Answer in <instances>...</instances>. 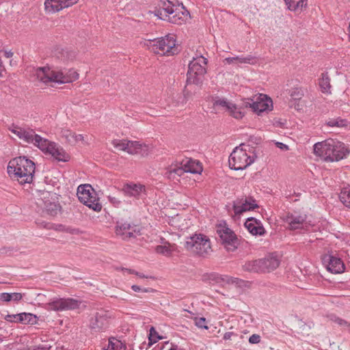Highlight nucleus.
I'll return each mask as SVG.
<instances>
[{"label": "nucleus", "instance_id": "6e6d98bb", "mask_svg": "<svg viewBox=\"0 0 350 350\" xmlns=\"http://www.w3.org/2000/svg\"><path fill=\"white\" fill-rule=\"evenodd\" d=\"M236 335H237L236 334H234V332H226L224 335L223 338L225 340H230L231 337L232 336H236Z\"/></svg>", "mask_w": 350, "mask_h": 350}, {"label": "nucleus", "instance_id": "7c9ffc66", "mask_svg": "<svg viewBox=\"0 0 350 350\" xmlns=\"http://www.w3.org/2000/svg\"><path fill=\"white\" fill-rule=\"evenodd\" d=\"M326 125L329 127H338L350 129V122L347 119H342L340 117L337 118L329 119L326 122Z\"/></svg>", "mask_w": 350, "mask_h": 350}, {"label": "nucleus", "instance_id": "0e129e2a", "mask_svg": "<svg viewBox=\"0 0 350 350\" xmlns=\"http://www.w3.org/2000/svg\"><path fill=\"white\" fill-rule=\"evenodd\" d=\"M338 323L339 324H340V325H342V324H343V323H346L347 322H346V321H343V320H342V319H339V320H338Z\"/></svg>", "mask_w": 350, "mask_h": 350}, {"label": "nucleus", "instance_id": "cd10ccee", "mask_svg": "<svg viewBox=\"0 0 350 350\" xmlns=\"http://www.w3.org/2000/svg\"><path fill=\"white\" fill-rule=\"evenodd\" d=\"M182 164L185 166V169L187 172L191 174H200L202 170L200 163L191 159H187L186 160L183 161Z\"/></svg>", "mask_w": 350, "mask_h": 350}, {"label": "nucleus", "instance_id": "f257e3e1", "mask_svg": "<svg viewBox=\"0 0 350 350\" xmlns=\"http://www.w3.org/2000/svg\"><path fill=\"white\" fill-rule=\"evenodd\" d=\"M314 153L325 161H338L349 154L350 150L341 142L328 139L314 145Z\"/></svg>", "mask_w": 350, "mask_h": 350}, {"label": "nucleus", "instance_id": "c756f323", "mask_svg": "<svg viewBox=\"0 0 350 350\" xmlns=\"http://www.w3.org/2000/svg\"><path fill=\"white\" fill-rule=\"evenodd\" d=\"M242 268H243V270L245 271L260 273V260L256 259V260L246 261L242 265Z\"/></svg>", "mask_w": 350, "mask_h": 350}, {"label": "nucleus", "instance_id": "6e6552de", "mask_svg": "<svg viewBox=\"0 0 350 350\" xmlns=\"http://www.w3.org/2000/svg\"><path fill=\"white\" fill-rule=\"evenodd\" d=\"M245 147L250 148L249 146L241 144L236 147L229 157V166L234 170H242L254 161V157L249 154Z\"/></svg>", "mask_w": 350, "mask_h": 350}, {"label": "nucleus", "instance_id": "09e8293b", "mask_svg": "<svg viewBox=\"0 0 350 350\" xmlns=\"http://www.w3.org/2000/svg\"><path fill=\"white\" fill-rule=\"evenodd\" d=\"M260 342V336L258 334H254L249 338V342L251 344H258Z\"/></svg>", "mask_w": 350, "mask_h": 350}, {"label": "nucleus", "instance_id": "bf43d9fd", "mask_svg": "<svg viewBox=\"0 0 350 350\" xmlns=\"http://www.w3.org/2000/svg\"><path fill=\"white\" fill-rule=\"evenodd\" d=\"M49 348L46 346H38L33 349V350H48Z\"/></svg>", "mask_w": 350, "mask_h": 350}, {"label": "nucleus", "instance_id": "ddd939ff", "mask_svg": "<svg viewBox=\"0 0 350 350\" xmlns=\"http://www.w3.org/2000/svg\"><path fill=\"white\" fill-rule=\"evenodd\" d=\"M81 301L73 298H59L48 304V309L55 311L75 310L79 308Z\"/></svg>", "mask_w": 350, "mask_h": 350}, {"label": "nucleus", "instance_id": "49530a36", "mask_svg": "<svg viewBox=\"0 0 350 350\" xmlns=\"http://www.w3.org/2000/svg\"><path fill=\"white\" fill-rule=\"evenodd\" d=\"M195 324L200 328L208 329V326L206 325V319L204 317L196 318L195 320Z\"/></svg>", "mask_w": 350, "mask_h": 350}, {"label": "nucleus", "instance_id": "338daca9", "mask_svg": "<svg viewBox=\"0 0 350 350\" xmlns=\"http://www.w3.org/2000/svg\"><path fill=\"white\" fill-rule=\"evenodd\" d=\"M113 200H115V198H110V201L111 202H113Z\"/></svg>", "mask_w": 350, "mask_h": 350}, {"label": "nucleus", "instance_id": "052dcab7", "mask_svg": "<svg viewBox=\"0 0 350 350\" xmlns=\"http://www.w3.org/2000/svg\"><path fill=\"white\" fill-rule=\"evenodd\" d=\"M136 275H137L138 277L141 278H148V276H146L145 275H144L143 273H139V272H137L136 271L135 274Z\"/></svg>", "mask_w": 350, "mask_h": 350}, {"label": "nucleus", "instance_id": "c85d7f7f", "mask_svg": "<svg viewBox=\"0 0 350 350\" xmlns=\"http://www.w3.org/2000/svg\"><path fill=\"white\" fill-rule=\"evenodd\" d=\"M43 202V212L47 215L54 217L58 213L60 206L55 202L51 201H42Z\"/></svg>", "mask_w": 350, "mask_h": 350}, {"label": "nucleus", "instance_id": "a19ab883", "mask_svg": "<svg viewBox=\"0 0 350 350\" xmlns=\"http://www.w3.org/2000/svg\"><path fill=\"white\" fill-rule=\"evenodd\" d=\"M237 62L240 64H254L256 62V57L249 55L246 57H239L238 56V59H237Z\"/></svg>", "mask_w": 350, "mask_h": 350}, {"label": "nucleus", "instance_id": "4d7b16f0", "mask_svg": "<svg viewBox=\"0 0 350 350\" xmlns=\"http://www.w3.org/2000/svg\"><path fill=\"white\" fill-rule=\"evenodd\" d=\"M277 146L283 150H288V146L286 144H284L281 142H278Z\"/></svg>", "mask_w": 350, "mask_h": 350}, {"label": "nucleus", "instance_id": "ea45409f", "mask_svg": "<svg viewBox=\"0 0 350 350\" xmlns=\"http://www.w3.org/2000/svg\"><path fill=\"white\" fill-rule=\"evenodd\" d=\"M291 97L294 100H300L304 96V91L301 88H295L289 90Z\"/></svg>", "mask_w": 350, "mask_h": 350}, {"label": "nucleus", "instance_id": "de8ad7c7", "mask_svg": "<svg viewBox=\"0 0 350 350\" xmlns=\"http://www.w3.org/2000/svg\"><path fill=\"white\" fill-rule=\"evenodd\" d=\"M174 168L173 165L169 166L167 168L165 169V172L164 173V176L167 178L168 179H174L176 178L174 173Z\"/></svg>", "mask_w": 350, "mask_h": 350}, {"label": "nucleus", "instance_id": "423d86ee", "mask_svg": "<svg viewBox=\"0 0 350 350\" xmlns=\"http://www.w3.org/2000/svg\"><path fill=\"white\" fill-rule=\"evenodd\" d=\"M208 60L202 55L193 57L189 62L187 73V83L200 85L202 83L204 76L206 72V66Z\"/></svg>", "mask_w": 350, "mask_h": 350}, {"label": "nucleus", "instance_id": "e433bc0d", "mask_svg": "<svg viewBox=\"0 0 350 350\" xmlns=\"http://www.w3.org/2000/svg\"><path fill=\"white\" fill-rule=\"evenodd\" d=\"M339 198L344 205L350 208V189H342L340 193Z\"/></svg>", "mask_w": 350, "mask_h": 350}, {"label": "nucleus", "instance_id": "7ed1b4c3", "mask_svg": "<svg viewBox=\"0 0 350 350\" xmlns=\"http://www.w3.org/2000/svg\"><path fill=\"white\" fill-rule=\"evenodd\" d=\"M35 75L40 81L45 84L51 82L70 83L79 77V74L75 70H70L67 73H64L62 70L52 69L48 66L37 68Z\"/></svg>", "mask_w": 350, "mask_h": 350}, {"label": "nucleus", "instance_id": "5701e85b", "mask_svg": "<svg viewBox=\"0 0 350 350\" xmlns=\"http://www.w3.org/2000/svg\"><path fill=\"white\" fill-rule=\"evenodd\" d=\"M122 191L125 196L139 199L142 194H145V186L141 184L127 183L122 187Z\"/></svg>", "mask_w": 350, "mask_h": 350}, {"label": "nucleus", "instance_id": "39448f33", "mask_svg": "<svg viewBox=\"0 0 350 350\" xmlns=\"http://www.w3.org/2000/svg\"><path fill=\"white\" fill-rule=\"evenodd\" d=\"M185 249L201 257H207L213 252L209 238L202 234H194L187 237L185 242Z\"/></svg>", "mask_w": 350, "mask_h": 350}, {"label": "nucleus", "instance_id": "412c9836", "mask_svg": "<svg viewBox=\"0 0 350 350\" xmlns=\"http://www.w3.org/2000/svg\"><path fill=\"white\" fill-rule=\"evenodd\" d=\"M215 105L221 106L228 111L229 114L236 119H241L244 116V112L238 105L228 101L225 98L218 99L215 101Z\"/></svg>", "mask_w": 350, "mask_h": 350}, {"label": "nucleus", "instance_id": "58836bf2", "mask_svg": "<svg viewBox=\"0 0 350 350\" xmlns=\"http://www.w3.org/2000/svg\"><path fill=\"white\" fill-rule=\"evenodd\" d=\"M223 278L224 280H222V282H225L227 284H234L237 286H242L243 284L245 282L243 280L239 279L238 278L225 276V278Z\"/></svg>", "mask_w": 350, "mask_h": 350}, {"label": "nucleus", "instance_id": "72a5a7b5", "mask_svg": "<svg viewBox=\"0 0 350 350\" xmlns=\"http://www.w3.org/2000/svg\"><path fill=\"white\" fill-rule=\"evenodd\" d=\"M126 346L120 340L111 338L109 340L108 345L103 350H125Z\"/></svg>", "mask_w": 350, "mask_h": 350}, {"label": "nucleus", "instance_id": "20e7f679", "mask_svg": "<svg viewBox=\"0 0 350 350\" xmlns=\"http://www.w3.org/2000/svg\"><path fill=\"white\" fill-rule=\"evenodd\" d=\"M159 6L154 12L160 19L174 24H181L185 21L184 12L172 1L161 0Z\"/></svg>", "mask_w": 350, "mask_h": 350}, {"label": "nucleus", "instance_id": "bb28decb", "mask_svg": "<svg viewBox=\"0 0 350 350\" xmlns=\"http://www.w3.org/2000/svg\"><path fill=\"white\" fill-rule=\"evenodd\" d=\"M305 221L306 216L293 213H288L285 218V222L288 224L291 230L301 228Z\"/></svg>", "mask_w": 350, "mask_h": 350}, {"label": "nucleus", "instance_id": "864d4df0", "mask_svg": "<svg viewBox=\"0 0 350 350\" xmlns=\"http://www.w3.org/2000/svg\"><path fill=\"white\" fill-rule=\"evenodd\" d=\"M70 135L71 136L72 138L74 139L75 142H79V141H83V136L81 134H72V133H70Z\"/></svg>", "mask_w": 350, "mask_h": 350}, {"label": "nucleus", "instance_id": "f704fd0d", "mask_svg": "<svg viewBox=\"0 0 350 350\" xmlns=\"http://www.w3.org/2000/svg\"><path fill=\"white\" fill-rule=\"evenodd\" d=\"M202 281L208 282L209 284L220 283L224 278L217 273H211L204 274L202 277Z\"/></svg>", "mask_w": 350, "mask_h": 350}, {"label": "nucleus", "instance_id": "c9c22d12", "mask_svg": "<svg viewBox=\"0 0 350 350\" xmlns=\"http://www.w3.org/2000/svg\"><path fill=\"white\" fill-rule=\"evenodd\" d=\"M319 85L321 88V91L323 93L329 92L331 88L330 79L327 73H322L321 78L319 81Z\"/></svg>", "mask_w": 350, "mask_h": 350}, {"label": "nucleus", "instance_id": "680f3d73", "mask_svg": "<svg viewBox=\"0 0 350 350\" xmlns=\"http://www.w3.org/2000/svg\"><path fill=\"white\" fill-rule=\"evenodd\" d=\"M13 55V53L12 51H5V56L7 57V58H10L11 57H12Z\"/></svg>", "mask_w": 350, "mask_h": 350}, {"label": "nucleus", "instance_id": "aec40b11", "mask_svg": "<svg viewBox=\"0 0 350 350\" xmlns=\"http://www.w3.org/2000/svg\"><path fill=\"white\" fill-rule=\"evenodd\" d=\"M79 0H46L45 9L49 12H57L64 8H68L77 3Z\"/></svg>", "mask_w": 350, "mask_h": 350}, {"label": "nucleus", "instance_id": "dca6fc26", "mask_svg": "<svg viewBox=\"0 0 350 350\" xmlns=\"http://www.w3.org/2000/svg\"><path fill=\"white\" fill-rule=\"evenodd\" d=\"M246 107H250L252 110L260 113L267 110H271L270 106H272V100L265 94H260L256 100L250 103V100L245 103Z\"/></svg>", "mask_w": 350, "mask_h": 350}, {"label": "nucleus", "instance_id": "473e14b6", "mask_svg": "<svg viewBox=\"0 0 350 350\" xmlns=\"http://www.w3.org/2000/svg\"><path fill=\"white\" fill-rule=\"evenodd\" d=\"M174 250L175 245H171L169 243H166L163 245H157L155 248L157 253L163 254L166 256H171Z\"/></svg>", "mask_w": 350, "mask_h": 350}, {"label": "nucleus", "instance_id": "393cba45", "mask_svg": "<svg viewBox=\"0 0 350 350\" xmlns=\"http://www.w3.org/2000/svg\"><path fill=\"white\" fill-rule=\"evenodd\" d=\"M245 228L253 235H263L265 230L260 222L254 217H250L247 219L245 223Z\"/></svg>", "mask_w": 350, "mask_h": 350}, {"label": "nucleus", "instance_id": "13d9d810", "mask_svg": "<svg viewBox=\"0 0 350 350\" xmlns=\"http://www.w3.org/2000/svg\"><path fill=\"white\" fill-rule=\"evenodd\" d=\"M122 270L126 271L128 273H130V274H135V273H136V271H135L134 269H131L124 268Z\"/></svg>", "mask_w": 350, "mask_h": 350}, {"label": "nucleus", "instance_id": "3c124183", "mask_svg": "<svg viewBox=\"0 0 350 350\" xmlns=\"http://www.w3.org/2000/svg\"><path fill=\"white\" fill-rule=\"evenodd\" d=\"M131 288L135 291V292H139L140 291H143V292H145V293H148V292H152L153 291V289L152 288H144V289H142L140 288V286H137V285H133L131 286Z\"/></svg>", "mask_w": 350, "mask_h": 350}, {"label": "nucleus", "instance_id": "37998d69", "mask_svg": "<svg viewBox=\"0 0 350 350\" xmlns=\"http://www.w3.org/2000/svg\"><path fill=\"white\" fill-rule=\"evenodd\" d=\"M61 57L64 60H72L75 57V53L74 51L62 49L61 51Z\"/></svg>", "mask_w": 350, "mask_h": 350}, {"label": "nucleus", "instance_id": "4468645a", "mask_svg": "<svg viewBox=\"0 0 350 350\" xmlns=\"http://www.w3.org/2000/svg\"><path fill=\"white\" fill-rule=\"evenodd\" d=\"M258 207V206L253 198H242L233 202L232 210L235 216H239L244 212L254 210Z\"/></svg>", "mask_w": 350, "mask_h": 350}, {"label": "nucleus", "instance_id": "2f4dec72", "mask_svg": "<svg viewBox=\"0 0 350 350\" xmlns=\"http://www.w3.org/2000/svg\"><path fill=\"white\" fill-rule=\"evenodd\" d=\"M291 11H296L298 8L306 7L308 0H284Z\"/></svg>", "mask_w": 350, "mask_h": 350}, {"label": "nucleus", "instance_id": "b1692460", "mask_svg": "<svg viewBox=\"0 0 350 350\" xmlns=\"http://www.w3.org/2000/svg\"><path fill=\"white\" fill-rule=\"evenodd\" d=\"M136 232V227L131 226L129 223L117 224L116 227V233L120 236L123 240H128L135 237Z\"/></svg>", "mask_w": 350, "mask_h": 350}, {"label": "nucleus", "instance_id": "2eb2a0df", "mask_svg": "<svg viewBox=\"0 0 350 350\" xmlns=\"http://www.w3.org/2000/svg\"><path fill=\"white\" fill-rule=\"evenodd\" d=\"M323 264L327 270L332 273H340L345 270V265L342 260L331 254H325L322 257Z\"/></svg>", "mask_w": 350, "mask_h": 350}, {"label": "nucleus", "instance_id": "8fccbe9b", "mask_svg": "<svg viewBox=\"0 0 350 350\" xmlns=\"http://www.w3.org/2000/svg\"><path fill=\"white\" fill-rule=\"evenodd\" d=\"M23 295L20 293H10V301H18L21 300Z\"/></svg>", "mask_w": 350, "mask_h": 350}, {"label": "nucleus", "instance_id": "9d476101", "mask_svg": "<svg viewBox=\"0 0 350 350\" xmlns=\"http://www.w3.org/2000/svg\"><path fill=\"white\" fill-rule=\"evenodd\" d=\"M216 232L221 243L228 251L234 252L239 245V240L234 231L228 226L219 224L217 226Z\"/></svg>", "mask_w": 350, "mask_h": 350}, {"label": "nucleus", "instance_id": "4be33fe9", "mask_svg": "<svg viewBox=\"0 0 350 350\" xmlns=\"http://www.w3.org/2000/svg\"><path fill=\"white\" fill-rule=\"evenodd\" d=\"M260 265V273H269L277 269L280 265V260L273 255H268L262 258H259Z\"/></svg>", "mask_w": 350, "mask_h": 350}, {"label": "nucleus", "instance_id": "a211bd4d", "mask_svg": "<svg viewBox=\"0 0 350 350\" xmlns=\"http://www.w3.org/2000/svg\"><path fill=\"white\" fill-rule=\"evenodd\" d=\"M4 320L10 323H21L22 324L34 325L37 323L38 317L31 313L22 312L16 314H7Z\"/></svg>", "mask_w": 350, "mask_h": 350}, {"label": "nucleus", "instance_id": "a878e982", "mask_svg": "<svg viewBox=\"0 0 350 350\" xmlns=\"http://www.w3.org/2000/svg\"><path fill=\"white\" fill-rule=\"evenodd\" d=\"M21 139L24 140L27 143L33 144L39 148L42 143L45 142L44 138L36 134L33 130L29 129L25 130V134L23 135Z\"/></svg>", "mask_w": 350, "mask_h": 350}, {"label": "nucleus", "instance_id": "5fc2aeb1", "mask_svg": "<svg viewBox=\"0 0 350 350\" xmlns=\"http://www.w3.org/2000/svg\"><path fill=\"white\" fill-rule=\"evenodd\" d=\"M238 56L233 57H227L224 59V62L228 64H233L237 62Z\"/></svg>", "mask_w": 350, "mask_h": 350}, {"label": "nucleus", "instance_id": "e2e57ef3", "mask_svg": "<svg viewBox=\"0 0 350 350\" xmlns=\"http://www.w3.org/2000/svg\"><path fill=\"white\" fill-rule=\"evenodd\" d=\"M41 224L43 225L44 228H50V227L48 226L49 224L42 222Z\"/></svg>", "mask_w": 350, "mask_h": 350}, {"label": "nucleus", "instance_id": "f3484780", "mask_svg": "<svg viewBox=\"0 0 350 350\" xmlns=\"http://www.w3.org/2000/svg\"><path fill=\"white\" fill-rule=\"evenodd\" d=\"M109 324L107 312L100 310L92 317L90 321V327L94 332H100L107 328Z\"/></svg>", "mask_w": 350, "mask_h": 350}, {"label": "nucleus", "instance_id": "69168bd1", "mask_svg": "<svg viewBox=\"0 0 350 350\" xmlns=\"http://www.w3.org/2000/svg\"><path fill=\"white\" fill-rule=\"evenodd\" d=\"M170 350H177V346L173 345Z\"/></svg>", "mask_w": 350, "mask_h": 350}, {"label": "nucleus", "instance_id": "0eeeda50", "mask_svg": "<svg viewBox=\"0 0 350 350\" xmlns=\"http://www.w3.org/2000/svg\"><path fill=\"white\" fill-rule=\"evenodd\" d=\"M149 49L156 54L173 55L177 53L174 36L169 34L160 38L149 40L146 43Z\"/></svg>", "mask_w": 350, "mask_h": 350}, {"label": "nucleus", "instance_id": "f8f14e48", "mask_svg": "<svg viewBox=\"0 0 350 350\" xmlns=\"http://www.w3.org/2000/svg\"><path fill=\"white\" fill-rule=\"evenodd\" d=\"M40 150L45 151L46 153L51 154L54 159L58 161H68L70 159L69 154L55 142H49L45 139V142L41 145Z\"/></svg>", "mask_w": 350, "mask_h": 350}, {"label": "nucleus", "instance_id": "a18cd8bd", "mask_svg": "<svg viewBox=\"0 0 350 350\" xmlns=\"http://www.w3.org/2000/svg\"><path fill=\"white\" fill-rule=\"evenodd\" d=\"M161 338L158 336L157 332L154 329V327H151L150 329V340L151 342H157L158 339H161Z\"/></svg>", "mask_w": 350, "mask_h": 350}, {"label": "nucleus", "instance_id": "603ef678", "mask_svg": "<svg viewBox=\"0 0 350 350\" xmlns=\"http://www.w3.org/2000/svg\"><path fill=\"white\" fill-rule=\"evenodd\" d=\"M0 300L2 301H10V293H0Z\"/></svg>", "mask_w": 350, "mask_h": 350}, {"label": "nucleus", "instance_id": "1a4fd4ad", "mask_svg": "<svg viewBox=\"0 0 350 350\" xmlns=\"http://www.w3.org/2000/svg\"><path fill=\"white\" fill-rule=\"evenodd\" d=\"M77 196L79 201L92 210L99 212L102 209V204L94 189L90 185H81L77 188Z\"/></svg>", "mask_w": 350, "mask_h": 350}, {"label": "nucleus", "instance_id": "f03ea898", "mask_svg": "<svg viewBox=\"0 0 350 350\" xmlns=\"http://www.w3.org/2000/svg\"><path fill=\"white\" fill-rule=\"evenodd\" d=\"M34 172V163L25 157H16L8 163V173L21 185L31 183Z\"/></svg>", "mask_w": 350, "mask_h": 350}, {"label": "nucleus", "instance_id": "9b49d317", "mask_svg": "<svg viewBox=\"0 0 350 350\" xmlns=\"http://www.w3.org/2000/svg\"><path fill=\"white\" fill-rule=\"evenodd\" d=\"M112 144L118 150L126 151L131 154H139L144 155L148 154V146L139 144L137 141L114 139L112 141Z\"/></svg>", "mask_w": 350, "mask_h": 350}, {"label": "nucleus", "instance_id": "4c0bfd02", "mask_svg": "<svg viewBox=\"0 0 350 350\" xmlns=\"http://www.w3.org/2000/svg\"><path fill=\"white\" fill-rule=\"evenodd\" d=\"M9 130L19 139H22L23 135L25 134V129L22 128L15 124H12L10 127Z\"/></svg>", "mask_w": 350, "mask_h": 350}, {"label": "nucleus", "instance_id": "c03bdc74", "mask_svg": "<svg viewBox=\"0 0 350 350\" xmlns=\"http://www.w3.org/2000/svg\"><path fill=\"white\" fill-rule=\"evenodd\" d=\"M173 168L175 177L181 176L185 172H187V171L185 169V166H183L182 164V162L180 163V166H177L176 165H173Z\"/></svg>", "mask_w": 350, "mask_h": 350}, {"label": "nucleus", "instance_id": "79ce46f5", "mask_svg": "<svg viewBox=\"0 0 350 350\" xmlns=\"http://www.w3.org/2000/svg\"><path fill=\"white\" fill-rule=\"evenodd\" d=\"M189 96V92L185 94L183 96H178L176 100L173 103L174 107L183 106L187 101V96Z\"/></svg>", "mask_w": 350, "mask_h": 350}, {"label": "nucleus", "instance_id": "6ab92c4d", "mask_svg": "<svg viewBox=\"0 0 350 350\" xmlns=\"http://www.w3.org/2000/svg\"><path fill=\"white\" fill-rule=\"evenodd\" d=\"M79 0H46L45 9L49 12H57L64 8H68L77 3Z\"/></svg>", "mask_w": 350, "mask_h": 350}]
</instances>
